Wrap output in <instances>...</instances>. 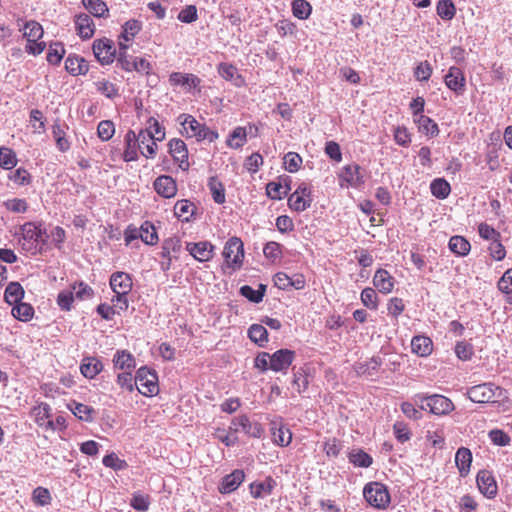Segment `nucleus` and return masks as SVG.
Returning <instances> with one entry per match:
<instances>
[{
    "instance_id": "nucleus-32",
    "label": "nucleus",
    "mask_w": 512,
    "mask_h": 512,
    "mask_svg": "<svg viewBox=\"0 0 512 512\" xmlns=\"http://www.w3.org/2000/svg\"><path fill=\"white\" fill-rule=\"evenodd\" d=\"M470 248V243L462 236H452L449 240V249L459 256L467 255Z\"/></svg>"
},
{
    "instance_id": "nucleus-31",
    "label": "nucleus",
    "mask_w": 512,
    "mask_h": 512,
    "mask_svg": "<svg viewBox=\"0 0 512 512\" xmlns=\"http://www.w3.org/2000/svg\"><path fill=\"white\" fill-rule=\"evenodd\" d=\"M169 81L172 85H187L190 88H196L200 83V79L197 76L180 72L172 73Z\"/></svg>"
},
{
    "instance_id": "nucleus-30",
    "label": "nucleus",
    "mask_w": 512,
    "mask_h": 512,
    "mask_svg": "<svg viewBox=\"0 0 512 512\" xmlns=\"http://www.w3.org/2000/svg\"><path fill=\"white\" fill-rule=\"evenodd\" d=\"M142 28V23L136 19H130L123 25V32L120 35V40L126 44L134 38L135 35L139 33Z\"/></svg>"
},
{
    "instance_id": "nucleus-50",
    "label": "nucleus",
    "mask_w": 512,
    "mask_h": 512,
    "mask_svg": "<svg viewBox=\"0 0 512 512\" xmlns=\"http://www.w3.org/2000/svg\"><path fill=\"white\" fill-rule=\"evenodd\" d=\"M302 164V158L298 153L295 152H288L284 156V166L285 169L290 172L294 173L297 172Z\"/></svg>"
},
{
    "instance_id": "nucleus-33",
    "label": "nucleus",
    "mask_w": 512,
    "mask_h": 512,
    "mask_svg": "<svg viewBox=\"0 0 512 512\" xmlns=\"http://www.w3.org/2000/svg\"><path fill=\"white\" fill-rule=\"evenodd\" d=\"M415 122L418 125L419 131L426 135L435 136L439 132L437 124L428 116L420 114L415 118Z\"/></svg>"
},
{
    "instance_id": "nucleus-60",
    "label": "nucleus",
    "mask_w": 512,
    "mask_h": 512,
    "mask_svg": "<svg viewBox=\"0 0 512 512\" xmlns=\"http://www.w3.org/2000/svg\"><path fill=\"white\" fill-rule=\"evenodd\" d=\"M361 301L369 309L377 308V294L373 288H365L361 292Z\"/></svg>"
},
{
    "instance_id": "nucleus-34",
    "label": "nucleus",
    "mask_w": 512,
    "mask_h": 512,
    "mask_svg": "<svg viewBox=\"0 0 512 512\" xmlns=\"http://www.w3.org/2000/svg\"><path fill=\"white\" fill-rule=\"evenodd\" d=\"M139 237L148 245H155L158 242V235L154 225L148 221L144 222L139 229Z\"/></svg>"
},
{
    "instance_id": "nucleus-55",
    "label": "nucleus",
    "mask_w": 512,
    "mask_h": 512,
    "mask_svg": "<svg viewBox=\"0 0 512 512\" xmlns=\"http://www.w3.org/2000/svg\"><path fill=\"white\" fill-rule=\"evenodd\" d=\"M71 411L80 420L91 421L93 419L92 414L94 413V410L88 405L74 403V407L71 408Z\"/></svg>"
},
{
    "instance_id": "nucleus-21",
    "label": "nucleus",
    "mask_w": 512,
    "mask_h": 512,
    "mask_svg": "<svg viewBox=\"0 0 512 512\" xmlns=\"http://www.w3.org/2000/svg\"><path fill=\"white\" fill-rule=\"evenodd\" d=\"M75 26L78 35L82 39H90L94 35V22L92 18L87 14L77 15L75 18Z\"/></svg>"
},
{
    "instance_id": "nucleus-12",
    "label": "nucleus",
    "mask_w": 512,
    "mask_h": 512,
    "mask_svg": "<svg viewBox=\"0 0 512 512\" xmlns=\"http://www.w3.org/2000/svg\"><path fill=\"white\" fill-rule=\"evenodd\" d=\"M444 82L446 86L457 95H462L465 91L466 79L462 70L456 66L449 68L445 75Z\"/></svg>"
},
{
    "instance_id": "nucleus-62",
    "label": "nucleus",
    "mask_w": 512,
    "mask_h": 512,
    "mask_svg": "<svg viewBox=\"0 0 512 512\" xmlns=\"http://www.w3.org/2000/svg\"><path fill=\"white\" fill-rule=\"evenodd\" d=\"M102 462L106 467L112 468L114 470H123L127 467L126 461L120 459L115 453L106 455Z\"/></svg>"
},
{
    "instance_id": "nucleus-42",
    "label": "nucleus",
    "mask_w": 512,
    "mask_h": 512,
    "mask_svg": "<svg viewBox=\"0 0 512 512\" xmlns=\"http://www.w3.org/2000/svg\"><path fill=\"white\" fill-rule=\"evenodd\" d=\"M113 361L115 366L122 370H131L135 367V360L133 356L125 350L117 351Z\"/></svg>"
},
{
    "instance_id": "nucleus-52",
    "label": "nucleus",
    "mask_w": 512,
    "mask_h": 512,
    "mask_svg": "<svg viewBox=\"0 0 512 512\" xmlns=\"http://www.w3.org/2000/svg\"><path fill=\"white\" fill-rule=\"evenodd\" d=\"M97 133L102 141L110 140L115 133L114 123L110 120H103L98 124Z\"/></svg>"
},
{
    "instance_id": "nucleus-20",
    "label": "nucleus",
    "mask_w": 512,
    "mask_h": 512,
    "mask_svg": "<svg viewBox=\"0 0 512 512\" xmlns=\"http://www.w3.org/2000/svg\"><path fill=\"white\" fill-rule=\"evenodd\" d=\"M373 284L379 292L388 294L393 290L394 278L385 269H378L373 277Z\"/></svg>"
},
{
    "instance_id": "nucleus-2",
    "label": "nucleus",
    "mask_w": 512,
    "mask_h": 512,
    "mask_svg": "<svg viewBox=\"0 0 512 512\" xmlns=\"http://www.w3.org/2000/svg\"><path fill=\"white\" fill-rule=\"evenodd\" d=\"M416 398L421 403L422 409H429L435 415H447L455 408L453 402L443 395L418 394Z\"/></svg>"
},
{
    "instance_id": "nucleus-7",
    "label": "nucleus",
    "mask_w": 512,
    "mask_h": 512,
    "mask_svg": "<svg viewBox=\"0 0 512 512\" xmlns=\"http://www.w3.org/2000/svg\"><path fill=\"white\" fill-rule=\"evenodd\" d=\"M223 257L228 267L239 269L244 258V245L240 238L231 237L223 249Z\"/></svg>"
},
{
    "instance_id": "nucleus-47",
    "label": "nucleus",
    "mask_w": 512,
    "mask_h": 512,
    "mask_svg": "<svg viewBox=\"0 0 512 512\" xmlns=\"http://www.w3.org/2000/svg\"><path fill=\"white\" fill-rule=\"evenodd\" d=\"M349 460L355 466L367 468L372 464V457L362 450L353 451L349 454Z\"/></svg>"
},
{
    "instance_id": "nucleus-18",
    "label": "nucleus",
    "mask_w": 512,
    "mask_h": 512,
    "mask_svg": "<svg viewBox=\"0 0 512 512\" xmlns=\"http://www.w3.org/2000/svg\"><path fill=\"white\" fill-rule=\"evenodd\" d=\"M245 479L243 470L236 469L232 473L226 475L219 486V492L228 494L235 491Z\"/></svg>"
},
{
    "instance_id": "nucleus-11",
    "label": "nucleus",
    "mask_w": 512,
    "mask_h": 512,
    "mask_svg": "<svg viewBox=\"0 0 512 512\" xmlns=\"http://www.w3.org/2000/svg\"><path fill=\"white\" fill-rule=\"evenodd\" d=\"M295 352L289 349H279L271 354V370L286 372L295 359Z\"/></svg>"
},
{
    "instance_id": "nucleus-43",
    "label": "nucleus",
    "mask_w": 512,
    "mask_h": 512,
    "mask_svg": "<svg viewBox=\"0 0 512 512\" xmlns=\"http://www.w3.org/2000/svg\"><path fill=\"white\" fill-rule=\"evenodd\" d=\"M208 187L212 194V198L216 203L222 204L225 202V189L217 178L211 177L208 181Z\"/></svg>"
},
{
    "instance_id": "nucleus-9",
    "label": "nucleus",
    "mask_w": 512,
    "mask_h": 512,
    "mask_svg": "<svg viewBox=\"0 0 512 512\" xmlns=\"http://www.w3.org/2000/svg\"><path fill=\"white\" fill-rule=\"evenodd\" d=\"M93 52L102 65L112 63L117 53L113 41L107 38L94 41Z\"/></svg>"
},
{
    "instance_id": "nucleus-54",
    "label": "nucleus",
    "mask_w": 512,
    "mask_h": 512,
    "mask_svg": "<svg viewBox=\"0 0 512 512\" xmlns=\"http://www.w3.org/2000/svg\"><path fill=\"white\" fill-rule=\"evenodd\" d=\"M64 53L65 49L61 43L52 44L47 53V61L50 64L57 65L60 63Z\"/></svg>"
},
{
    "instance_id": "nucleus-28",
    "label": "nucleus",
    "mask_w": 512,
    "mask_h": 512,
    "mask_svg": "<svg viewBox=\"0 0 512 512\" xmlns=\"http://www.w3.org/2000/svg\"><path fill=\"white\" fill-rule=\"evenodd\" d=\"M282 182H270L266 186L267 195L274 200H281L291 190L288 178L283 179Z\"/></svg>"
},
{
    "instance_id": "nucleus-57",
    "label": "nucleus",
    "mask_w": 512,
    "mask_h": 512,
    "mask_svg": "<svg viewBox=\"0 0 512 512\" xmlns=\"http://www.w3.org/2000/svg\"><path fill=\"white\" fill-rule=\"evenodd\" d=\"M432 66L428 61L420 62L414 70V76L418 81H428L432 74Z\"/></svg>"
},
{
    "instance_id": "nucleus-59",
    "label": "nucleus",
    "mask_w": 512,
    "mask_h": 512,
    "mask_svg": "<svg viewBox=\"0 0 512 512\" xmlns=\"http://www.w3.org/2000/svg\"><path fill=\"white\" fill-rule=\"evenodd\" d=\"M455 353L460 360H470L473 355V346L465 341L457 342Z\"/></svg>"
},
{
    "instance_id": "nucleus-61",
    "label": "nucleus",
    "mask_w": 512,
    "mask_h": 512,
    "mask_svg": "<svg viewBox=\"0 0 512 512\" xmlns=\"http://www.w3.org/2000/svg\"><path fill=\"white\" fill-rule=\"evenodd\" d=\"M74 301V292L70 290L61 291L57 296V303L64 311H70Z\"/></svg>"
},
{
    "instance_id": "nucleus-23",
    "label": "nucleus",
    "mask_w": 512,
    "mask_h": 512,
    "mask_svg": "<svg viewBox=\"0 0 512 512\" xmlns=\"http://www.w3.org/2000/svg\"><path fill=\"white\" fill-rule=\"evenodd\" d=\"M455 463L461 476L465 477L470 472L472 463V453L466 447H461L457 450L455 455Z\"/></svg>"
},
{
    "instance_id": "nucleus-37",
    "label": "nucleus",
    "mask_w": 512,
    "mask_h": 512,
    "mask_svg": "<svg viewBox=\"0 0 512 512\" xmlns=\"http://www.w3.org/2000/svg\"><path fill=\"white\" fill-rule=\"evenodd\" d=\"M265 291L266 286L263 284L259 285L258 290L253 289L249 285H244L240 288L241 295L253 303L261 302L264 297Z\"/></svg>"
},
{
    "instance_id": "nucleus-58",
    "label": "nucleus",
    "mask_w": 512,
    "mask_h": 512,
    "mask_svg": "<svg viewBox=\"0 0 512 512\" xmlns=\"http://www.w3.org/2000/svg\"><path fill=\"white\" fill-rule=\"evenodd\" d=\"M97 90L109 99H113L118 95L117 87L106 80L96 82Z\"/></svg>"
},
{
    "instance_id": "nucleus-56",
    "label": "nucleus",
    "mask_w": 512,
    "mask_h": 512,
    "mask_svg": "<svg viewBox=\"0 0 512 512\" xmlns=\"http://www.w3.org/2000/svg\"><path fill=\"white\" fill-rule=\"evenodd\" d=\"M33 501L36 505L45 506L51 502V494L47 488L37 487L33 491Z\"/></svg>"
},
{
    "instance_id": "nucleus-14",
    "label": "nucleus",
    "mask_w": 512,
    "mask_h": 512,
    "mask_svg": "<svg viewBox=\"0 0 512 512\" xmlns=\"http://www.w3.org/2000/svg\"><path fill=\"white\" fill-rule=\"evenodd\" d=\"M186 250L196 260L206 262L212 259L214 246L210 242L201 241L198 243H187Z\"/></svg>"
},
{
    "instance_id": "nucleus-51",
    "label": "nucleus",
    "mask_w": 512,
    "mask_h": 512,
    "mask_svg": "<svg viewBox=\"0 0 512 512\" xmlns=\"http://www.w3.org/2000/svg\"><path fill=\"white\" fill-rule=\"evenodd\" d=\"M273 489V480L269 479L262 483H252L250 485V492L254 498H261L263 494H270Z\"/></svg>"
},
{
    "instance_id": "nucleus-45",
    "label": "nucleus",
    "mask_w": 512,
    "mask_h": 512,
    "mask_svg": "<svg viewBox=\"0 0 512 512\" xmlns=\"http://www.w3.org/2000/svg\"><path fill=\"white\" fill-rule=\"evenodd\" d=\"M456 13V8L451 0H440L437 4V14L444 20H451Z\"/></svg>"
},
{
    "instance_id": "nucleus-8",
    "label": "nucleus",
    "mask_w": 512,
    "mask_h": 512,
    "mask_svg": "<svg viewBox=\"0 0 512 512\" xmlns=\"http://www.w3.org/2000/svg\"><path fill=\"white\" fill-rule=\"evenodd\" d=\"M312 202L311 190L306 184H300L288 199L289 207L297 212H302L310 207Z\"/></svg>"
},
{
    "instance_id": "nucleus-4",
    "label": "nucleus",
    "mask_w": 512,
    "mask_h": 512,
    "mask_svg": "<svg viewBox=\"0 0 512 512\" xmlns=\"http://www.w3.org/2000/svg\"><path fill=\"white\" fill-rule=\"evenodd\" d=\"M24 37L27 39L26 52L32 55H39L43 52L46 45L40 41L43 36V28L36 21H29L25 24Z\"/></svg>"
},
{
    "instance_id": "nucleus-35",
    "label": "nucleus",
    "mask_w": 512,
    "mask_h": 512,
    "mask_svg": "<svg viewBox=\"0 0 512 512\" xmlns=\"http://www.w3.org/2000/svg\"><path fill=\"white\" fill-rule=\"evenodd\" d=\"M15 306L12 308V315L23 322L29 321L32 319L34 315V309L33 307L24 302H19L14 304Z\"/></svg>"
},
{
    "instance_id": "nucleus-6",
    "label": "nucleus",
    "mask_w": 512,
    "mask_h": 512,
    "mask_svg": "<svg viewBox=\"0 0 512 512\" xmlns=\"http://www.w3.org/2000/svg\"><path fill=\"white\" fill-rule=\"evenodd\" d=\"M134 383L138 391L144 396H153L159 391L158 377L154 371H151L147 367L138 369Z\"/></svg>"
},
{
    "instance_id": "nucleus-49",
    "label": "nucleus",
    "mask_w": 512,
    "mask_h": 512,
    "mask_svg": "<svg viewBox=\"0 0 512 512\" xmlns=\"http://www.w3.org/2000/svg\"><path fill=\"white\" fill-rule=\"evenodd\" d=\"M148 127L146 128V131L151 135V139L153 141H162L165 138V131L164 128L160 126L159 122L151 117L148 120Z\"/></svg>"
},
{
    "instance_id": "nucleus-1",
    "label": "nucleus",
    "mask_w": 512,
    "mask_h": 512,
    "mask_svg": "<svg viewBox=\"0 0 512 512\" xmlns=\"http://www.w3.org/2000/svg\"><path fill=\"white\" fill-rule=\"evenodd\" d=\"M23 243L22 248L27 252L35 254L38 251L39 243L45 244L44 236H47L45 229L41 224L26 222L20 227Z\"/></svg>"
},
{
    "instance_id": "nucleus-48",
    "label": "nucleus",
    "mask_w": 512,
    "mask_h": 512,
    "mask_svg": "<svg viewBox=\"0 0 512 512\" xmlns=\"http://www.w3.org/2000/svg\"><path fill=\"white\" fill-rule=\"evenodd\" d=\"M17 164L15 153L6 147L0 148V167L3 169H12Z\"/></svg>"
},
{
    "instance_id": "nucleus-5",
    "label": "nucleus",
    "mask_w": 512,
    "mask_h": 512,
    "mask_svg": "<svg viewBox=\"0 0 512 512\" xmlns=\"http://www.w3.org/2000/svg\"><path fill=\"white\" fill-rule=\"evenodd\" d=\"M363 495L366 501L375 508H385L390 503V494L386 486L380 482L365 485Z\"/></svg>"
},
{
    "instance_id": "nucleus-27",
    "label": "nucleus",
    "mask_w": 512,
    "mask_h": 512,
    "mask_svg": "<svg viewBox=\"0 0 512 512\" xmlns=\"http://www.w3.org/2000/svg\"><path fill=\"white\" fill-rule=\"evenodd\" d=\"M218 72L222 78L231 81L235 86L240 87L244 84V79L238 74L237 68L228 63H221Z\"/></svg>"
},
{
    "instance_id": "nucleus-53",
    "label": "nucleus",
    "mask_w": 512,
    "mask_h": 512,
    "mask_svg": "<svg viewBox=\"0 0 512 512\" xmlns=\"http://www.w3.org/2000/svg\"><path fill=\"white\" fill-rule=\"evenodd\" d=\"M246 142V130L243 127H237L233 130L232 134L228 139V145L231 148H240Z\"/></svg>"
},
{
    "instance_id": "nucleus-13",
    "label": "nucleus",
    "mask_w": 512,
    "mask_h": 512,
    "mask_svg": "<svg viewBox=\"0 0 512 512\" xmlns=\"http://www.w3.org/2000/svg\"><path fill=\"white\" fill-rule=\"evenodd\" d=\"M232 425L235 432L242 430L245 434L254 438H260L263 433L261 425L257 422H251L246 415L233 419Z\"/></svg>"
},
{
    "instance_id": "nucleus-39",
    "label": "nucleus",
    "mask_w": 512,
    "mask_h": 512,
    "mask_svg": "<svg viewBox=\"0 0 512 512\" xmlns=\"http://www.w3.org/2000/svg\"><path fill=\"white\" fill-rule=\"evenodd\" d=\"M129 44L119 41V51L117 61L122 69L126 71H133L134 68V57L128 56L126 51Z\"/></svg>"
},
{
    "instance_id": "nucleus-10",
    "label": "nucleus",
    "mask_w": 512,
    "mask_h": 512,
    "mask_svg": "<svg viewBox=\"0 0 512 512\" xmlns=\"http://www.w3.org/2000/svg\"><path fill=\"white\" fill-rule=\"evenodd\" d=\"M181 124V134L187 138L195 137L200 141V135L204 131V125L200 124L192 115L181 114L178 117Z\"/></svg>"
},
{
    "instance_id": "nucleus-44",
    "label": "nucleus",
    "mask_w": 512,
    "mask_h": 512,
    "mask_svg": "<svg viewBox=\"0 0 512 512\" xmlns=\"http://www.w3.org/2000/svg\"><path fill=\"white\" fill-rule=\"evenodd\" d=\"M293 15L298 19H307L312 11V7L306 0H294L292 3Z\"/></svg>"
},
{
    "instance_id": "nucleus-64",
    "label": "nucleus",
    "mask_w": 512,
    "mask_h": 512,
    "mask_svg": "<svg viewBox=\"0 0 512 512\" xmlns=\"http://www.w3.org/2000/svg\"><path fill=\"white\" fill-rule=\"evenodd\" d=\"M498 288L504 293H512V268L508 269L500 278Z\"/></svg>"
},
{
    "instance_id": "nucleus-46",
    "label": "nucleus",
    "mask_w": 512,
    "mask_h": 512,
    "mask_svg": "<svg viewBox=\"0 0 512 512\" xmlns=\"http://www.w3.org/2000/svg\"><path fill=\"white\" fill-rule=\"evenodd\" d=\"M360 167L357 164L347 165L341 172V178L351 185H356L360 181Z\"/></svg>"
},
{
    "instance_id": "nucleus-24",
    "label": "nucleus",
    "mask_w": 512,
    "mask_h": 512,
    "mask_svg": "<svg viewBox=\"0 0 512 512\" xmlns=\"http://www.w3.org/2000/svg\"><path fill=\"white\" fill-rule=\"evenodd\" d=\"M412 352L421 357H426L431 354L433 350V343L429 337L414 336L411 340Z\"/></svg>"
},
{
    "instance_id": "nucleus-40",
    "label": "nucleus",
    "mask_w": 512,
    "mask_h": 512,
    "mask_svg": "<svg viewBox=\"0 0 512 512\" xmlns=\"http://www.w3.org/2000/svg\"><path fill=\"white\" fill-rule=\"evenodd\" d=\"M194 205L188 200H179L174 205V214L184 221H189L193 215Z\"/></svg>"
},
{
    "instance_id": "nucleus-16",
    "label": "nucleus",
    "mask_w": 512,
    "mask_h": 512,
    "mask_svg": "<svg viewBox=\"0 0 512 512\" xmlns=\"http://www.w3.org/2000/svg\"><path fill=\"white\" fill-rule=\"evenodd\" d=\"M155 191L164 198L174 197L177 193L175 180L168 175H161L154 181Z\"/></svg>"
},
{
    "instance_id": "nucleus-36",
    "label": "nucleus",
    "mask_w": 512,
    "mask_h": 512,
    "mask_svg": "<svg viewBox=\"0 0 512 512\" xmlns=\"http://www.w3.org/2000/svg\"><path fill=\"white\" fill-rule=\"evenodd\" d=\"M430 189L432 195L438 199H445L451 191L450 184L442 178L433 180Z\"/></svg>"
},
{
    "instance_id": "nucleus-26",
    "label": "nucleus",
    "mask_w": 512,
    "mask_h": 512,
    "mask_svg": "<svg viewBox=\"0 0 512 512\" xmlns=\"http://www.w3.org/2000/svg\"><path fill=\"white\" fill-rule=\"evenodd\" d=\"M271 433L273 442L279 446L285 447L289 445L292 440V433L285 425L272 423Z\"/></svg>"
},
{
    "instance_id": "nucleus-41",
    "label": "nucleus",
    "mask_w": 512,
    "mask_h": 512,
    "mask_svg": "<svg viewBox=\"0 0 512 512\" xmlns=\"http://www.w3.org/2000/svg\"><path fill=\"white\" fill-rule=\"evenodd\" d=\"M248 336L251 341L259 346H264V343L268 341V332L266 328L260 324H253L248 330Z\"/></svg>"
},
{
    "instance_id": "nucleus-38",
    "label": "nucleus",
    "mask_w": 512,
    "mask_h": 512,
    "mask_svg": "<svg viewBox=\"0 0 512 512\" xmlns=\"http://www.w3.org/2000/svg\"><path fill=\"white\" fill-rule=\"evenodd\" d=\"M82 3L95 17H105L108 14V7L102 0H82Z\"/></svg>"
},
{
    "instance_id": "nucleus-17",
    "label": "nucleus",
    "mask_w": 512,
    "mask_h": 512,
    "mask_svg": "<svg viewBox=\"0 0 512 512\" xmlns=\"http://www.w3.org/2000/svg\"><path fill=\"white\" fill-rule=\"evenodd\" d=\"M477 485L481 493L491 498L497 493V484L489 471L482 470L477 474Z\"/></svg>"
},
{
    "instance_id": "nucleus-19",
    "label": "nucleus",
    "mask_w": 512,
    "mask_h": 512,
    "mask_svg": "<svg viewBox=\"0 0 512 512\" xmlns=\"http://www.w3.org/2000/svg\"><path fill=\"white\" fill-rule=\"evenodd\" d=\"M168 147L169 153L176 162L180 163V167H183V164H186L187 167L189 166L188 150L183 140L179 138L171 139L168 143Z\"/></svg>"
},
{
    "instance_id": "nucleus-25",
    "label": "nucleus",
    "mask_w": 512,
    "mask_h": 512,
    "mask_svg": "<svg viewBox=\"0 0 512 512\" xmlns=\"http://www.w3.org/2000/svg\"><path fill=\"white\" fill-rule=\"evenodd\" d=\"M126 148L123 153L125 162H131L138 159L137 148L139 147L138 138L133 130H129L125 135Z\"/></svg>"
},
{
    "instance_id": "nucleus-15",
    "label": "nucleus",
    "mask_w": 512,
    "mask_h": 512,
    "mask_svg": "<svg viewBox=\"0 0 512 512\" xmlns=\"http://www.w3.org/2000/svg\"><path fill=\"white\" fill-rule=\"evenodd\" d=\"M132 278L128 273L115 272L110 277V286L115 294H128L132 289Z\"/></svg>"
},
{
    "instance_id": "nucleus-63",
    "label": "nucleus",
    "mask_w": 512,
    "mask_h": 512,
    "mask_svg": "<svg viewBox=\"0 0 512 512\" xmlns=\"http://www.w3.org/2000/svg\"><path fill=\"white\" fill-rule=\"evenodd\" d=\"M9 179L17 185H28L31 182L29 172L24 168H18L9 175Z\"/></svg>"
},
{
    "instance_id": "nucleus-22",
    "label": "nucleus",
    "mask_w": 512,
    "mask_h": 512,
    "mask_svg": "<svg viewBox=\"0 0 512 512\" xmlns=\"http://www.w3.org/2000/svg\"><path fill=\"white\" fill-rule=\"evenodd\" d=\"M103 369L102 362L96 357H84L80 365L82 375L88 379H93Z\"/></svg>"
},
{
    "instance_id": "nucleus-29",
    "label": "nucleus",
    "mask_w": 512,
    "mask_h": 512,
    "mask_svg": "<svg viewBox=\"0 0 512 512\" xmlns=\"http://www.w3.org/2000/svg\"><path fill=\"white\" fill-rule=\"evenodd\" d=\"M24 289L18 282H10L4 292V299L9 305H14L22 301Z\"/></svg>"
},
{
    "instance_id": "nucleus-3",
    "label": "nucleus",
    "mask_w": 512,
    "mask_h": 512,
    "mask_svg": "<svg viewBox=\"0 0 512 512\" xmlns=\"http://www.w3.org/2000/svg\"><path fill=\"white\" fill-rule=\"evenodd\" d=\"M503 389L492 382L474 385L467 389V397L475 403H489L502 396Z\"/></svg>"
}]
</instances>
